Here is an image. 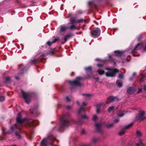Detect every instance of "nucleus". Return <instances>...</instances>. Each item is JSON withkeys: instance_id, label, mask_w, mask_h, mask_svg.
<instances>
[{"instance_id": "nucleus-37", "label": "nucleus", "mask_w": 146, "mask_h": 146, "mask_svg": "<svg viewBox=\"0 0 146 146\" xmlns=\"http://www.w3.org/2000/svg\"><path fill=\"white\" fill-rule=\"evenodd\" d=\"M5 99V97L4 96H0V102L3 101Z\"/></svg>"}, {"instance_id": "nucleus-19", "label": "nucleus", "mask_w": 146, "mask_h": 146, "mask_svg": "<svg viewBox=\"0 0 146 146\" xmlns=\"http://www.w3.org/2000/svg\"><path fill=\"white\" fill-rule=\"evenodd\" d=\"M70 21L71 24H76L77 23V20L76 18L72 17L71 18Z\"/></svg>"}, {"instance_id": "nucleus-18", "label": "nucleus", "mask_w": 146, "mask_h": 146, "mask_svg": "<svg viewBox=\"0 0 146 146\" xmlns=\"http://www.w3.org/2000/svg\"><path fill=\"white\" fill-rule=\"evenodd\" d=\"M58 38H57L55 39L52 42H50V41H48L46 44H47L49 46H50L52 43H54L57 40H58Z\"/></svg>"}, {"instance_id": "nucleus-15", "label": "nucleus", "mask_w": 146, "mask_h": 146, "mask_svg": "<svg viewBox=\"0 0 146 146\" xmlns=\"http://www.w3.org/2000/svg\"><path fill=\"white\" fill-rule=\"evenodd\" d=\"M135 91V89L134 88L130 87L128 89L127 92L128 94H131L134 93Z\"/></svg>"}, {"instance_id": "nucleus-1", "label": "nucleus", "mask_w": 146, "mask_h": 146, "mask_svg": "<svg viewBox=\"0 0 146 146\" xmlns=\"http://www.w3.org/2000/svg\"><path fill=\"white\" fill-rule=\"evenodd\" d=\"M26 119L24 118L23 119L21 118V115L20 113H19L17 115V123L16 124L13 126L11 127L10 129L11 131H9L8 133H12L14 130L16 129H18L20 130L21 127L22 126V123L23 122L27 123L30 126L35 127L36 124V121H26Z\"/></svg>"}, {"instance_id": "nucleus-13", "label": "nucleus", "mask_w": 146, "mask_h": 146, "mask_svg": "<svg viewBox=\"0 0 146 146\" xmlns=\"http://www.w3.org/2000/svg\"><path fill=\"white\" fill-rule=\"evenodd\" d=\"M104 105V103H102L96 105V111L97 113H100V112L101 108Z\"/></svg>"}, {"instance_id": "nucleus-59", "label": "nucleus", "mask_w": 146, "mask_h": 146, "mask_svg": "<svg viewBox=\"0 0 146 146\" xmlns=\"http://www.w3.org/2000/svg\"><path fill=\"white\" fill-rule=\"evenodd\" d=\"M140 38V37L139 38H138V40H139Z\"/></svg>"}, {"instance_id": "nucleus-49", "label": "nucleus", "mask_w": 146, "mask_h": 146, "mask_svg": "<svg viewBox=\"0 0 146 146\" xmlns=\"http://www.w3.org/2000/svg\"><path fill=\"white\" fill-rule=\"evenodd\" d=\"M85 133V131L84 130H83L81 132V134H84Z\"/></svg>"}, {"instance_id": "nucleus-20", "label": "nucleus", "mask_w": 146, "mask_h": 146, "mask_svg": "<svg viewBox=\"0 0 146 146\" xmlns=\"http://www.w3.org/2000/svg\"><path fill=\"white\" fill-rule=\"evenodd\" d=\"M126 112L125 111H120L118 114V116L119 117H122L126 113Z\"/></svg>"}, {"instance_id": "nucleus-54", "label": "nucleus", "mask_w": 146, "mask_h": 146, "mask_svg": "<svg viewBox=\"0 0 146 146\" xmlns=\"http://www.w3.org/2000/svg\"><path fill=\"white\" fill-rule=\"evenodd\" d=\"M97 81L98 82L99 80V79L98 78H97L96 79Z\"/></svg>"}, {"instance_id": "nucleus-29", "label": "nucleus", "mask_w": 146, "mask_h": 146, "mask_svg": "<svg viewBox=\"0 0 146 146\" xmlns=\"http://www.w3.org/2000/svg\"><path fill=\"white\" fill-rule=\"evenodd\" d=\"M114 108V107L113 106L110 107L109 108L108 110V112H110L113 110Z\"/></svg>"}, {"instance_id": "nucleus-36", "label": "nucleus", "mask_w": 146, "mask_h": 146, "mask_svg": "<svg viewBox=\"0 0 146 146\" xmlns=\"http://www.w3.org/2000/svg\"><path fill=\"white\" fill-rule=\"evenodd\" d=\"M98 140V139L96 137H94L92 139V141L93 142H96Z\"/></svg>"}, {"instance_id": "nucleus-40", "label": "nucleus", "mask_w": 146, "mask_h": 146, "mask_svg": "<svg viewBox=\"0 0 146 146\" xmlns=\"http://www.w3.org/2000/svg\"><path fill=\"white\" fill-rule=\"evenodd\" d=\"M97 119V116H96V115H94V116L93 118V120L95 121Z\"/></svg>"}, {"instance_id": "nucleus-17", "label": "nucleus", "mask_w": 146, "mask_h": 146, "mask_svg": "<svg viewBox=\"0 0 146 146\" xmlns=\"http://www.w3.org/2000/svg\"><path fill=\"white\" fill-rule=\"evenodd\" d=\"M68 27L64 25H61L60 27V31L61 32H64L66 31Z\"/></svg>"}, {"instance_id": "nucleus-31", "label": "nucleus", "mask_w": 146, "mask_h": 146, "mask_svg": "<svg viewBox=\"0 0 146 146\" xmlns=\"http://www.w3.org/2000/svg\"><path fill=\"white\" fill-rule=\"evenodd\" d=\"M15 135L18 139H20L21 138V136L19 133L16 132Z\"/></svg>"}, {"instance_id": "nucleus-48", "label": "nucleus", "mask_w": 146, "mask_h": 146, "mask_svg": "<svg viewBox=\"0 0 146 146\" xmlns=\"http://www.w3.org/2000/svg\"><path fill=\"white\" fill-rule=\"evenodd\" d=\"M72 106H67V108L68 109H70L72 108Z\"/></svg>"}, {"instance_id": "nucleus-57", "label": "nucleus", "mask_w": 146, "mask_h": 146, "mask_svg": "<svg viewBox=\"0 0 146 146\" xmlns=\"http://www.w3.org/2000/svg\"><path fill=\"white\" fill-rule=\"evenodd\" d=\"M74 74V73H72L71 74V76H73Z\"/></svg>"}, {"instance_id": "nucleus-24", "label": "nucleus", "mask_w": 146, "mask_h": 146, "mask_svg": "<svg viewBox=\"0 0 146 146\" xmlns=\"http://www.w3.org/2000/svg\"><path fill=\"white\" fill-rule=\"evenodd\" d=\"M141 78L140 80V82H143L144 81V80L146 78V74H141Z\"/></svg>"}, {"instance_id": "nucleus-46", "label": "nucleus", "mask_w": 146, "mask_h": 146, "mask_svg": "<svg viewBox=\"0 0 146 146\" xmlns=\"http://www.w3.org/2000/svg\"><path fill=\"white\" fill-rule=\"evenodd\" d=\"M142 89H139V90H138V93H141V91H142Z\"/></svg>"}, {"instance_id": "nucleus-51", "label": "nucleus", "mask_w": 146, "mask_h": 146, "mask_svg": "<svg viewBox=\"0 0 146 146\" xmlns=\"http://www.w3.org/2000/svg\"><path fill=\"white\" fill-rule=\"evenodd\" d=\"M136 73L135 72H134L132 76L133 77H134V76L135 75Z\"/></svg>"}, {"instance_id": "nucleus-3", "label": "nucleus", "mask_w": 146, "mask_h": 146, "mask_svg": "<svg viewBox=\"0 0 146 146\" xmlns=\"http://www.w3.org/2000/svg\"><path fill=\"white\" fill-rule=\"evenodd\" d=\"M55 139V138L52 135H48L46 138L42 140L40 145V146H47L48 144H51Z\"/></svg>"}, {"instance_id": "nucleus-4", "label": "nucleus", "mask_w": 146, "mask_h": 146, "mask_svg": "<svg viewBox=\"0 0 146 146\" xmlns=\"http://www.w3.org/2000/svg\"><path fill=\"white\" fill-rule=\"evenodd\" d=\"M85 110L84 108L83 107H81L80 108L78 112V115L82 116L81 118L79 120L78 122L77 123L79 124H80L82 123V120L83 119H88V117L84 115H82L85 113Z\"/></svg>"}, {"instance_id": "nucleus-2", "label": "nucleus", "mask_w": 146, "mask_h": 146, "mask_svg": "<svg viewBox=\"0 0 146 146\" xmlns=\"http://www.w3.org/2000/svg\"><path fill=\"white\" fill-rule=\"evenodd\" d=\"M70 117V114L68 113L61 117L60 122V128L64 129L70 125V123L69 121Z\"/></svg>"}, {"instance_id": "nucleus-35", "label": "nucleus", "mask_w": 146, "mask_h": 146, "mask_svg": "<svg viewBox=\"0 0 146 146\" xmlns=\"http://www.w3.org/2000/svg\"><path fill=\"white\" fill-rule=\"evenodd\" d=\"M137 135L139 137H140L141 135V132L139 131H137L136 133Z\"/></svg>"}, {"instance_id": "nucleus-30", "label": "nucleus", "mask_w": 146, "mask_h": 146, "mask_svg": "<svg viewBox=\"0 0 146 146\" xmlns=\"http://www.w3.org/2000/svg\"><path fill=\"white\" fill-rule=\"evenodd\" d=\"M84 96H85L87 98H89L91 96V95L89 94H82Z\"/></svg>"}, {"instance_id": "nucleus-5", "label": "nucleus", "mask_w": 146, "mask_h": 146, "mask_svg": "<svg viewBox=\"0 0 146 146\" xmlns=\"http://www.w3.org/2000/svg\"><path fill=\"white\" fill-rule=\"evenodd\" d=\"M22 92L23 98L26 103L29 104L31 100V93L29 92H25L23 91H22Z\"/></svg>"}, {"instance_id": "nucleus-55", "label": "nucleus", "mask_w": 146, "mask_h": 146, "mask_svg": "<svg viewBox=\"0 0 146 146\" xmlns=\"http://www.w3.org/2000/svg\"><path fill=\"white\" fill-rule=\"evenodd\" d=\"M109 58L110 60H111L112 58H111V55H109Z\"/></svg>"}, {"instance_id": "nucleus-52", "label": "nucleus", "mask_w": 146, "mask_h": 146, "mask_svg": "<svg viewBox=\"0 0 146 146\" xmlns=\"http://www.w3.org/2000/svg\"><path fill=\"white\" fill-rule=\"evenodd\" d=\"M15 78L17 80H19V77H18V76H16L15 77Z\"/></svg>"}, {"instance_id": "nucleus-10", "label": "nucleus", "mask_w": 146, "mask_h": 146, "mask_svg": "<svg viewBox=\"0 0 146 146\" xmlns=\"http://www.w3.org/2000/svg\"><path fill=\"white\" fill-rule=\"evenodd\" d=\"M100 31L98 28L93 29L91 32V36L93 38L98 37L100 35Z\"/></svg>"}, {"instance_id": "nucleus-9", "label": "nucleus", "mask_w": 146, "mask_h": 146, "mask_svg": "<svg viewBox=\"0 0 146 146\" xmlns=\"http://www.w3.org/2000/svg\"><path fill=\"white\" fill-rule=\"evenodd\" d=\"M146 119V115L143 111H140L138 114L136 115L135 119L136 120L141 121Z\"/></svg>"}, {"instance_id": "nucleus-62", "label": "nucleus", "mask_w": 146, "mask_h": 146, "mask_svg": "<svg viewBox=\"0 0 146 146\" xmlns=\"http://www.w3.org/2000/svg\"><path fill=\"white\" fill-rule=\"evenodd\" d=\"M115 64V62H114V64Z\"/></svg>"}, {"instance_id": "nucleus-14", "label": "nucleus", "mask_w": 146, "mask_h": 146, "mask_svg": "<svg viewBox=\"0 0 146 146\" xmlns=\"http://www.w3.org/2000/svg\"><path fill=\"white\" fill-rule=\"evenodd\" d=\"M117 98L116 97L110 96L109 97L108 100L106 102V103L107 104H109L111 102L115 100H117Z\"/></svg>"}, {"instance_id": "nucleus-12", "label": "nucleus", "mask_w": 146, "mask_h": 146, "mask_svg": "<svg viewBox=\"0 0 146 146\" xmlns=\"http://www.w3.org/2000/svg\"><path fill=\"white\" fill-rule=\"evenodd\" d=\"M95 126L96 127V131L99 133H102L103 131L101 128L102 125L101 124L96 123L95 124Z\"/></svg>"}, {"instance_id": "nucleus-56", "label": "nucleus", "mask_w": 146, "mask_h": 146, "mask_svg": "<svg viewBox=\"0 0 146 146\" xmlns=\"http://www.w3.org/2000/svg\"><path fill=\"white\" fill-rule=\"evenodd\" d=\"M77 102V104H78V105H79V103L78 102V101H77V102Z\"/></svg>"}, {"instance_id": "nucleus-6", "label": "nucleus", "mask_w": 146, "mask_h": 146, "mask_svg": "<svg viewBox=\"0 0 146 146\" xmlns=\"http://www.w3.org/2000/svg\"><path fill=\"white\" fill-rule=\"evenodd\" d=\"M142 49L144 51H146V42L145 44H138L131 51V53H133L135 50H137L139 49Z\"/></svg>"}, {"instance_id": "nucleus-26", "label": "nucleus", "mask_w": 146, "mask_h": 146, "mask_svg": "<svg viewBox=\"0 0 146 146\" xmlns=\"http://www.w3.org/2000/svg\"><path fill=\"white\" fill-rule=\"evenodd\" d=\"M85 70L86 71H88L90 72H92V67L89 66L88 67H85Z\"/></svg>"}, {"instance_id": "nucleus-7", "label": "nucleus", "mask_w": 146, "mask_h": 146, "mask_svg": "<svg viewBox=\"0 0 146 146\" xmlns=\"http://www.w3.org/2000/svg\"><path fill=\"white\" fill-rule=\"evenodd\" d=\"M82 79L81 77H78L75 80L73 81H69V82L72 86H81L80 81Z\"/></svg>"}, {"instance_id": "nucleus-50", "label": "nucleus", "mask_w": 146, "mask_h": 146, "mask_svg": "<svg viewBox=\"0 0 146 146\" xmlns=\"http://www.w3.org/2000/svg\"><path fill=\"white\" fill-rule=\"evenodd\" d=\"M2 132H3V135H5V132H4V130L3 129Z\"/></svg>"}, {"instance_id": "nucleus-42", "label": "nucleus", "mask_w": 146, "mask_h": 146, "mask_svg": "<svg viewBox=\"0 0 146 146\" xmlns=\"http://www.w3.org/2000/svg\"><path fill=\"white\" fill-rule=\"evenodd\" d=\"M119 119H116L114 120V121L115 123H117L118 122H119Z\"/></svg>"}, {"instance_id": "nucleus-16", "label": "nucleus", "mask_w": 146, "mask_h": 146, "mask_svg": "<svg viewBox=\"0 0 146 146\" xmlns=\"http://www.w3.org/2000/svg\"><path fill=\"white\" fill-rule=\"evenodd\" d=\"M73 36V35L72 34H70L67 35L65 36H64L63 37V38H62V40H64L65 41H67V40L69 38L71 37L72 36Z\"/></svg>"}, {"instance_id": "nucleus-23", "label": "nucleus", "mask_w": 146, "mask_h": 146, "mask_svg": "<svg viewBox=\"0 0 146 146\" xmlns=\"http://www.w3.org/2000/svg\"><path fill=\"white\" fill-rule=\"evenodd\" d=\"M137 146H145L141 140L139 139L138 143L136 144Z\"/></svg>"}, {"instance_id": "nucleus-53", "label": "nucleus", "mask_w": 146, "mask_h": 146, "mask_svg": "<svg viewBox=\"0 0 146 146\" xmlns=\"http://www.w3.org/2000/svg\"><path fill=\"white\" fill-rule=\"evenodd\" d=\"M82 146H90L88 144H86L84 145H82Z\"/></svg>"}, {"instance_id": "nucleus-33", "label": "nucleus", "mask_w": 146, "mask_h": 146, "mask_svg": "<svg viewBox=\"0 0 146 146\" xmlns=\"http://www.w3.org/2000/svg\"><path fill=\"white\" fill-rule=\"evenodd\" d=\"M123 75L122 72L120 73L118 76V77L122 79L123 78Z\"/></svg>"}, {"instance_id": "nucleus-34", "label": "nucleus", "mask_w": 146, "mask_h": 146, "mask_svg": "<svg viewBox=\"0 0 146 146\" xmlns=\"http://www.w3.org/2000/svg\"><path fill=\"white\" fill-rule=\"evenodd\" d=\"M113 126V123H110L107 125L106 126L107 127L110 128Z\"/></svg>"}, {"instance_id": "nucleus-32", "label": "nucleus", "mask_w": 146, "mask_h": 146, "mask_svg": "<svg viewBox=\"0 0 146 146\" xmlns=\"http://www.w3.org/2000/svg\"><path fill=\"white\" fill-rule=\"evenodd\" d=\"M11 80V78L9 77H7L6 78L5 82L6 83L9 82Z\"/></svg>"}, {"instance_id": "nucleus-8", "label": "nucleus", "mask_w": 146, "mask_h": 146, "mask_svg": "<svg viewBox=\"0 0 146 146\" xmlns=\"http://www.w3.org/2000/svg\"><path fill=\"white\" fill-rule=\"evenodd\" d=\"M105 69L108 70V72L106 73V76L107 77L114 76L115 75L116 73L119 71V70L116 69H112L106 68Z\"/></svg>"}, {"instance_id": "nucleus-39", "label": "nucleus", "mask_w": 146, "mask_h": 146, "mask_svg": "<svg viewBox=\"0 0 146 146\" xmlns=\"http://www.w3.org/2000/svg\"><path fill=\"white\" fill-rule=\"evenodd\" d=\"M93 3V1H89L88 3V4L89 6L91 5Z\"/></svg>"}, {"instance_id": "nucleus-41", "label": "nucleus", "mask_w": 146, "mask_h": 146, "mask_svg": "<svg viewBox=\"0 0 146 146\" xmlns=\"http://www.w3.org/2000/svg\"><path fill=\"white\" fill-rule=\"evenodd\" d=\"M97 65L99 67H102L103 66L104 64H98Z\"/></svg>"}, {"instance_id": "nucleus-44", "label": "nucleus", "mask_w": 146, "mask_h": 146, "mask_svg": "<svg viewBox=\"0 0 146 146\" xmlns=\"http://www.w3.org/2000/svg\"><path fill=\"white\" fill-rule=\"evenodd\" d=\"M66 100L68 102L70 101V99L68 96H67L66 97Z\"/></svg>"}, {"instance_id": "nucleus-21", "label": "nucleus", "mask_w": 146, "mask_h": 146, "mask_svg": "<svg viewBox=\"0 0 146 146\" xmlns=\"http://www.w3.org/2000/svg\"><path fill=\"white\" fill-rule=\"evenodd\" d=\"M72 25L70 27V29H77L76 27V24H71Z\"/></svg>"}, {"instance_id": "nucleus-61", "label": "nucleus", "mask_w": 146, "mask_h": 146, "mask_svg": "<svg viewBox=\"0 0 146 146\" xmlns=\"http://www.w3.org/2000/svg\"><path fill=\"white\" fill-rule=\"evenodd\" d=\"M99 60V59L98 58H97V59H96V60Z\"/></svg>"}, {"instance_id": "nucleus-58", "label": "nucleus", "mask_w": 146, "mask_h": 146, "mask_svg": "<svg viewBox=\"0 0 146 146\" xmlns=\"http://www.w3.org/2000/svg\"><path fill=\"white\" fill-rule=\"evenodd\" d=\"M38 36L40 37H41V34H39L38 35Z\"/></svg>"}, {"instance_id": "nucleus-38", "label": "nucleus", "mask_w": 146, "mask_h": 146, "mask_svg": "<svg viewBox=\"0 0 146 146\" xmlns=\"http://www.w3.org/2000/svg\"><path fill=\"white\" fill-rule=\"evenodd\" d=\"M83 21V20L82 19L77 20V23H79L82 22Z\"/></svg>"}, {"instance_id": "nucleus-45", "label": "nucleus", "mask_w": 146, "mask_h": 146, "mask_svg": "<svg viewBox=\"0 0 146 146\" xmlns=\"http://www.w3.org/2000/svg\"><path fill=\"white\" fill-rule=\"evenodd\" d=\"M133 78L134 77H133V76H132L129 78V80L130 81H131L133 79Z\"/></svg>"}, {"instance_id": "nucleus-60", "label": "nucleus", "mask_w": 146, "mask_h": 146, "mask_svg": "<svg viewBox=\"0 0 146 146\" xmlns=\"http://www.w3.org/2000/svg\"><path fill=\"white\" fill-rule=\"evenodd\" d=\"M12 146H17L16 145H12Z\"/></svg>"}, {"instance_id": "nucleus-25", "label": "nucleus", "mask_w": 146, "mask_h": 146, "mask_svg": "<svg viewBox=\"0 0 146 146\" xmlns=\"http://www.w3.org/2000/svg\"><path fill=\"white\" fill-rule=\"evenodd\" d=\"M41 59L40 58H38V59H34L33 60H32L31 61V63L32 64H35L36 62L38 61L39 60H40Z\"/></svg>"}, {"instance_id": "nucleus-47", "label": "nucleus", "mask_w": 146, "mask_h": 146, "mask_svg": "<svg viewBox=\"0 0 146 146\" xmlns=\"http://www.w3.org/2000/svg\"><path fill=\"white\" fill-rule=\"evenodd\" d=\"M87 105V104L84 102H83L82 103V105L84 106H86Z\"/></svg>"}, {"instance_id": "nucleus-11", "label": "nucleus", "mask_w": 146, "mask_h": 146, "mask_svg": "<svg viewBox=\"0 0 146 146\" xmlns=\"http://www.w3.org/2000/svg\"><path fill=\"white\" fill-rule=\"evenodd\" d=\"M133 124V123H131L125 126L124 128H123L119 132V134L121 136L123 135L125 133V129L129 128Z\"/></svg>"}, {"instance_id": "nucleus-27", "label": "nucleus", "mask_w": 146, "mask_h": 146, "mask_svg": "<svg viewBox=\"0 0 146 146\" xmlns=\"http://www.w3.org/2000/svg\"><path fill=\"white\" fill-rule=\"evenodd\" d=\"M116 84L117 86L119 87H120L122 86V84L121 81L119 80H117L116 81Z\"/></svg>"}, {"instance_id": "nucleus-22", "label": "nucleus", "mask_w": 146, "mask_h": 146, "mask_svg": "<svg viewBox=\"0 0 146 146\" xmlns=\"http://www.w3.org/2000/svg\"><path fill=\"white\" fill-rule=\"evenodd\" d=\"M114 53L116 54L115 55L116 56H121L122 54V52L119 50L115 51H114Z\"/></svg>"}, {"instance_id": "nucleus-43", "label": "nucleus", "mask_w": 146, "mask_h": 146, "mask_svg": "<svg viewBox=\"0 0 146 146\" xmlns=\"http://www.w3.org/2000/svg\"><path fill=\"white\" fill-rule=\"evenodd\" d=\"M141 87H143V88L144 90H146V85H144L143 86H141Z\"/></svg>"}, {"instance_id": "nucleus-63", "label": "nucleus", "mask_w": 146, "mask_h": 146, "mask_svg": "<svg viewBox=\"0 0 146 146\" xmlns=\"http://www.w3.org/2000/svg\"><path fill=\"white\" fill-rule=\"evenodd\" d=\"M133 55L135 56V55L134 54H133Z\"/></svg>"}, {"instance_id": "nucleus-28", "label": "nucleus", "mask_w": 146, "mask_h": 146, "mask_svg": "<svg viewBox=\"0 0 146 146\" xmlns=\"http://www.w3.org/2000/svg\"><path fill=\"white\" fill-rule=\"evenodd\" d=\"M97 72L100 75H102L104 73V70L101 69H99L98 70H97Z\"/></svg>"}]
</instances>
